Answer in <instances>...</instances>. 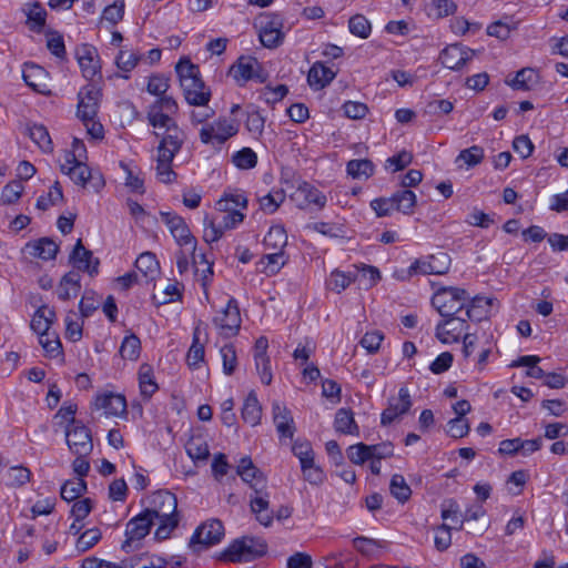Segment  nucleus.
Masks as SVG:
<instances>
[{
    "label": "nucleus",
    "instance_id": "58836bf2",
    "mask_svg": "<svg viewBox=\"0 0 568 568\" xmlns=\"http://www.w3.org/2000/svg\"><path fill=\"white\" fill-rule=\"evenodd\" d=\"M287 244V235L283 226H272L264 237V246L266 250L284 252Z\"/></svg>",
    "mask_w": 568,
    "mask_h": 568
},
{
    "label": "nucleus",
    "instance_id": "b1692460",
    "mask_svg": "<svg viewBox=\"0 0 568 568\" xmlns=\"http://www.w3.org/2000/svg\"><path fill=\"white\" fill-rule=\"evenodd\" d=\"M77 118L83 123L87 133L94 140L104 138V129L97 119V109H77Z\"/></svg>",
    "mask_w": 568,
    "mask_h": 568
},
{
    "label": "nucleus",
    "instance_id": "2f4dec72",
    "mask_svg": "<svg viewBox=\"0 0 568 568\" xmlns=\"http://www.w3.org/2000/svg\"><path fill=\"white\" fill-rule=\"evenodd\" d=\"M216 210L221 213L242 212L247 206V199L244 193H225L216 204Z\"/></svg>",
    "mask_w": 568,
    "mask_h": 568
},
{
    "label": "nucleus",
    "instance_id": "774afa93",
    "mask_svg": "<svg viewBox=\"0 0 568 568\" xmlns=\"http://www.w3.org/2000/svg\"><path fill=\"white\" fill-rule=\"evenodd\" d=\"M169 79L162 74H152L149 78L146 90L150 94L160 97L169 89Z\"/></svg>",
    "mask_w": 568,
    "mask_h": 568
},
{
    "label": "nucleus",
    "instance_id": "9d476101",
    "mask_svg": "<svg viewBox=\"0 0 568 568\" xmlns=\"http://www.w3.org/2000/svg\"><path fill=\"white\" fill-rule=\"evenodd\" d=\"M65 440L69 449L77 456H89L93 449L90 429L83 424L65 427Z\"/></svg>",
    "mask_w": 568,
    "mask_h": 568
},
{
    "label": "nucleus",
    "instance_id": "5fc2aeb1",
    "mask_svg": "<svg viewBox=\"0 0 568 568\" xmlns=\"http://www.w3.org/2000/svg\"><path fill=\"white\" fill-rule=\"evenodd\" d=\"M186 359L191 367H197L204 359V345L200 343L199 328H195L193 333V343L187 352Z\"/></svg>",
    "mask_w": 568,
    "mask_h": 568
},
{
    "label": "nucleus",
    "instance_id": "f257e3e1",
    "mask_svg": "<svg viewBox=\"0 0 568 568\" xmlns=\"http://www.w3.org/2000/svg\"><path fill=\"white\" fill-rule=\"evenodd\" d=\"M144 513L158 524L154 537L156 540H164L179 525L178 500L174 494L166 490H159L153 494L151 507Z\"/></svg>",
    "mask_w": 568,
    "mask_h": 568
},
{
    "label": "nucleus",
    "instance_id": "bb28decb",
    "mask_svg": "<svg viewBox=\"0 0 568 568\" xmlns=\"http://www.w3.org/2000/svg\"><path fill=\"white\" fill-rule=\"evenodd\" d=\"M81 276L78 272L70 271L60 280L57 294L61 301H68L77 296L81 290Z\"/></svg>",
    "mask_w": 568,
    "mask_h": 568
},
{
    "label": "nucleus",
    "instance_id": "1a4fd4ad",
    "mask_svg": "<svg viewBox=\"0 0 568 568\" xmlns=\"http://www.w3.org/2000/svg\"><path fill=\"white\" fill-rule=\"evenodd\" d=\"M63 174L68 175L75 184L85 186L91 184L94 191L104 186V180L100 173H93L85 162H71L60 165Z\"/></svg>",
    "mask_w": 568,
    "mask_h": 568
},
{
    "label": "nucleus",
    "instance_id": "5701e85b",
    "mask_svg": "<svg viewBox=\"0 0 568 568\" xmlns=\"http://www.w3.org/2000/svg\"><path fill=\"white\" fill-rule=\"evenodd\" d=\"M23 133L28 134L42 152L51 153L53 151L51 136L43 124L27 122L24 124Z\"/></svg>",
    "mask_w": 568,
    "mask_h": 568
},
{
    "label": "nucleus",
    "instance_id": "603ef678",
    "mask_svg": "<svg viewBox=\"0 0 568 568\" xmlns=\"http://www.w3.org/2000/svg\"><path fill=\"white\" fill-rule=\"evenodd\" d=\"M287 92L288 89L285 84H277L275 87L266 85L262 89L260 98L267 104H275L282 101Z\"/></svg>",
    "mask_w": 568,
    "mask_h": 568
},
{
    "label": "nucleus",
    "instance_id": "6e6d98bb",
    "mask_svg": "<svg viewBox=\"0 0 568 568\" xmlns=\"http://www.w3.org/2000/svg\"><path fill=\"white\" fill-rule=\"evenodd\" d=\"M124 0H114V2L104 8L102 12V20L108 21L112 26L119 23L124 16Z\"/></svg>",
    "mask_w": 568,
    "mask_h": 568
},
{
    "label": "nucleus",
    "instance_id": "a18cd8bd",
    "mask_svg": "<svg viewBox=\"0 0 568 568\" xmlns=\"http://www.w3.org/2000/svg\"><path fill=\"white\" fill-rule=\"evenodd\" d=\"M185 449L193 460H206L210 456L209 445L201 437H192L186 443Z\"/></svg>",
    "mask_w": 568,
    "mask_h": 568
},
{
    "label": "nucleus",
    "instance_id": "a19ab883",
    "mask_svg": "<svg viewBox=\"0 0 568 568\" xmlns=\"http://www.w3.org/2000/svg\"><path fill=\"white\" fill-rule=\"evenodd\" d=\"M101 97V89L94 83H89L79 91L77 106H97L100 103Z\"/></svg>",
    "mask_w": 568,
    "mask_h": 568
},
{
    "label": "nucleus",
    "instance_id": "4be33fe9",
    "mask_svg": "<svg viewBox=\"0 0 568 568\" xmlns=\"http://www.w3.org/2000/svg\"><path fill=\"white\" fill-rule=\"evenodd\" d=\"M94 405L98 409H103L108 416H120L126 410L125 397L111 392L98 395Z\"/></svg>",
    "mask_w": 568,
    "mask_h": 568
},
{
    "label": "nucleus",
    "instance_id": "e2e57ef3",
    "mask_svg": "<svg viewBox=\"0 0 568 568\" xmlns=\"http://www.w3.org/2000/svg\"><path fill=\"white\" fill-rule=\"evenodd\" d=\"M413 161V154L406 150L398 152L397 154L388 158L385 162L386 169H392L393 172L404 170Z\"/></svg>",
    "mask_w": 568,
    "mask_h": 568
},
{
    "label": "nucleus",
    "instance_id": "f8f14e48",
    "mask_svg": "<svg viewBox=\"0 0 568 568\" xmlns=\"http://www.w3.org/2000/svg\"><path fill=\"white\" fill-rule=\"evenodd\" d=\"M436 326V337L443 344H452L459 341L463 332L468 329L466 316H446Z\"/></svg>",
    "mask_w": 568,
    "mask_h": 568
},
{
    "label": "nucleus",
    "instance_id": "c03bdc74",
    "mask_svg": "<svg viewBox=\"0 0 568 568\" xmlns=\"http://www.w3.org/2000/svg\"><path fill=\"white\" fill-rule=\"evenodd\" d=\"M87 491V483L82 478L74 480H67L60 490L61 498L67 501H72L79 498Z\"/></svg>",
    "mask_w": 568,
    "mask_h": 568
},
{
    "label": "nucleus",
    "instance_id": "09e8293b",
    "mask_svg": "<svg viewBox=\"0 0 568 568\" xmlns=\"http://www.w3.org/2000/svg\"><path fill=\"white\" fill-rule=\"evenodd\" d=\"M7 485L11 487H21L30 481L31 471L24 466H12L7 471Z\"/></svg>",
    "mask_w": 568,
    "mask_h": 568
},
{
    "label": "nucleus",
    "instance_id": "423d86ee",
    "mask_svg": "<svg viewBox=\"0 0 568 568\" xmlns=\"http://www.w3.org/2000/svg\"><path fill=\"white\" fill-rule=\"evenodd\" d=\"M224 537V526L219 519H211L200 525L192 535L189 547L200 552L219 544Z\"/></svg>",
    "mask_w": 568,
    "mask_h": 568
},
{
    "label": "nucleus",
    "instance_id": "c9c22d12",
    "mask_svg": "<svg viewBox=\"0 0 568 568\" xmlns=\"http://www.w3.org/2000/svg\"><path fill=\"white\" fill-rule=\"evenodd\" d=\"M335 430L342 434H358V427L355 423L354 415L351 409L341 408L337 410L334 420Z\"/></svg>",
    "mask_w": 568,
    "mask_h": 568
},
{
    "label": "nucleus",
    "instance_id": "473e14b6",
    "mask_svg": "<svg viewBox=\"0 0 568 568\" xmlns=\"http://www.w3.org/2000/svg\"><path fill=\"white\" fill-rule=\"evenodd\" d=\"M139 386L141 395L144 398H151L152 395L159 389L154 379L153 368L151 365L144 363L139 368Z\"/></svg>",
    "mask_w": 568,
    "mask_h": 568
},
{
    "label": "nucleus",
    "instance_id": "f3484780",
    "mask_svg": "<svg viewBox=\"0 0 568 568\" xmlns=\"http://www.w3.org/2000/svg\"><path fill=\"white\" fill-rule=\"evenodd\" d=\"M412 407L410 395L405 387L399 388L398 397L390 398L388 406L381 415V424L383 426L390 425L397 417L405 415Z\"/></svg>",
    "mask_w": 568,
    "mask_h": 568
},
{
    "label": "nucleus",
    "instance_id": "ddd939ff",
    "mask_svg": "<svg viewBox=\"0 0 568 568\" xmlns=\"http://www.w3.org/2000/svg\"><path fill=\"white\" fill-rule=\"evenodd\" d=\"M475 54V50L460 43H454L440 52L439 59L445 68L458 71L473 61Z\"/></svg>",
    "mask_w": 568,
    "mask_h": 568
},
{
    "label": "nucleus",
    "instance_id": "4c0bfd02",
    "mask_svg": "<svg viewBox=\"0 0 568 568\" xmlns=\"http://www.w3.org/2000/svg\"><path fill=\"white\" fill-rule=\"evenodd\" d=\"M374 164L368 159L351 160L346 164V172L353 179H368L374 174Z\"/></svg>",
    "mask_w": 568,
    "mask_h": 568
},
{
    "label": "nucleus",
    "instance_id": "4d7b16f0",
    "mask_svg": "<svg viewBox=\"0 0 568 568\" xmlns=\"http://www.w3.org/2000/svg\"><path fill=\"white\" fill-rule=\"evenodd\" d=\"M261 263H265L264 272L267 274H275L285 264L284 252L273 251L266 253Z\"/></svg>",
    "mask_w": 568,
    "mask_h": 568
},
{
    "label": "nucleus",
    "instance_id": "a211bd4d",
    "mask_svg": "<svg viewBox=\"0 0 568 568\" xmlns=\"http://www.w3.org/2000/svg\"><path fill=\"white\" fill-rule=\"evenodd\" d=\"M22 77L26 84L33 91L41 94L50 92L48 87L49 73L42 67L32 62H26L23 64Z\"/></svg>",
    "mask_w": 568,
    "mask_h": 568
},
{
    "label": "nucleus",
    "instance_id": "cd10ccee",
    "mask_svg": "<svg viewBox=\"0 0 568 568\" xmlns=\"http://www.w3.org/2000/svg\"><path fill=\"white\" fill-rule=\"evenodd\" d=\"M26 247L30 255L43 261L53 260L59 251L58 244L49 237H42L33 243H28Z\"/></svg>",
    "mask_w": 568,
    "mask_h": 568
},
{
    "label": "nucleus",
    "instance_id": "69168bd1",
    "mask_svg": "<svg viewBox=\"0 0 568 568\" xmlns=\"http://www.w3.org/2000/svg\"><path fill=\"white\" fill-rule=\"evenodd\" d=\"M430 270L435 275H442L447 273L450 266V256L445 252H438L429 255Z\"/></svg>",
    "mask_w": 568,
    "mask_h": 568
},
{
    "label": "nucleus",
    "instance_id": "a878e982",
    "mask_svg": "<svg viewBox=\"0 0 568 568\" xmlns=\"http://www.w3.org/2000/svg\"><path fill=\"white\" fill-rule=\"evenodd\" d=\"M273 419L280 436L293 437L294 422L291 412L285 406H282L278 403L273 405Z\"/></svg>",
    "mask_w": 568,
    "mask_h": 568
},
{
    "label": "nucleus",
    "instance_id": "052dcab7",
    "mask_svg": "<svg viewBox=\"0 0 568 568\" xmlns=\"http://www.w3.org/2000/svg\"><path fill=\"white\" fill-rule=\"evenodd\" d=\"M161 145L171 148L173 152H179L183 144V132L179 129L178 124L166 130V134L163 135Z\"/></svg>",
    "mask_w": 568,
    "mask_h": 568
},
{
    "label": "nucleus",
    "instance_id": "37998d69",
    "mask_svg": "<svg viewBox=\"0 0 568 568\" xmlns=\"http://www.w3.org/2000/svg\"><path fill=\"white\" fill-rule=\"evenodd\" d=\"M232 163L239 170H251L257 164V154L251 148H243L232 155Z\"/></svg>",
    "mask_w": 568,
    "mask_h": 568
},
{
    "label": "nucleus",
    "instance_id": "c85d7f7f",
    "mask_svg": "<svg viewBox=\"0 0 568 568\" xmlns=\"http://www.w3.org/2000/svg\"><path fill=\"white\" fill-rule=\"evenodd\" d=\"M255 65H257L256 59L242 57L230 68L229 75L232 77L236 83L243 84L253 79Z\"/></svg>",
    "mask_w": 568,
    "mask_h": 568
},
{
    "label": "nucleus",
    "instance_id": "3c124183",
    "mask_svg": "<svg viewBox=\"0 0 568 568\" xmlns=\"http://www.w3.org/2000/svg\"><path fill=\"white\" fill-rule=\"evenodd\" d=\"M348 29L352 34L366 39L371 34L372 26L364 16L355 14L348 21Z\"/></svg>",
    "mask_w": 568,
    "mask_h": 568
},
{
    "label": "nucleus",
    "instance_id": "0e129e2a",
    "mask_svg": "<svg viewBox=\"0 0 568 568\" xmlns=\"http://www.w3.org/2000/svg\"><path fill=\"white\" fill-rule=\"evenodd\" d=\"M221 357L223 362V372L226 375H232L236 368V352L232 344L224 345L221 349Z\"/></svg>",
    "mask_w": 568,
    "mask_h": 568
},
{
    "label": "nucleus",
    "instance_id": "412c9836",
    "mask_svg": "<svg viewBox=\"0 0 568 568\" xmlns=\"http://www.w3.org/2000/svg\"><path fill=\"white\" fill-rule=\"evenodd\" d=\"M495 302L496 300L493 297H469V301L465 306L464 315L468 321L480 322L489 316L490 308Z\"/></svg>",
    "mask_w": 568,
    "mask_h": 568
},
{
    "label": "nucleus",
    "instance_id": "4468645a",
    "mask_svg": "<svg viewBox=\"0 0 568 568\" xmlns=\"http://www.w3.org/2000/svg\"><path fill=\"white\" fill-rule=\"evenodd\" d=\"M283 21L277 14L265 16L260 21V41L266 48L278 47L283 39Z\"/></svg>",
    "mask_w": 568,
    "mask_h": 568
},
{
    "label": "nucleus",
    "instance_id": "6ab92c4d",
    "mask_svg": "<svg viewBox=\"0 0 568 568\" xmlns=\"http://www.w3.org/2000/svg\"><path fill=\"white\" fill-rule=\"evenodd\" d=\"M69 258L74 267L88 272L91 276L99 272V260L93 258L92 252L83 246L81 239L77 241Z\"/></svg>",
    "mask_w": 568,
    "mask_h": 568
},
{
    "label": "nucleus",
    "instance_id": "39448f33",
    "mask_svg": "<svg viewBox=\"0 0 568 568\" xmlns=\"http://www.w3.org/2000/svg\"><path fill=\"white\" fill-rule=\"evenodd\" d=\"M154 523L144 511L131 518L125 527V539L121 549L126 552H133L141 548V541L149 535Z\"/></svg>",
    "mask_w": 568,
    "mask_h": 568
},
{
    "label": "nucleus",
    "instance_id": "c756f323",
    "mask_svg": "<svg viewBox=\"0 0 568 568\" xmlns=\"http://www.w3.org/2000/svg\"><path fill=\"white\" fill-rule=\"evenodd\" d=\"M22 11L27 16V24L29 29L34 32H41L47 18V11L42 4L38 1L28 3Z\"/></svg>",
    "mask_w": 568,
    "mask_h": 568
},
{
    "label": "nucleus",
    "instance_id": "864d4df0",
    "mask_svg": "<svg viewBox=\"0 0 568 568\" xmlns=\"http://www.w3.org/2000/svg\"><path fill=\"white\" fill-rule=\"evenodd\" d=\"M140 60L141 55L139 53L129 50H120L115 63L119 70L129 73L138 65Z\"/></svg>",
    "mask_w": 568,
    "mask_h": 568
},
{
    "label": "nucleus",
    "instance_id": "6e6552de",
    "mask_svg": "<svg viewBox=\"0 0 568 568\" xmlns=\"http://www.w3.org/2000/svg\"><path fill=\"white\" fill-rule=\"evenodd\" d=\"M253 494L250 496V506L255 514L257 521L268 527L273 523L274 513L268 509V493L266 491V479H258L252 485Z\"/></svg>",
    "mask_w": 568,
    "mask_h": 568
},
{
    "label": "nucleus",
    "instance_id": "2eb2a0df",
    "mask_svg": "<svg viewBox=\"0 0 568 568\" xmlns=\"http://www.w3.org/2000/svg\"><path fill=\"white\" fill-rule=\"evenodd\" d=\"M161 217L179 245H191L192 250H195V237L182 216L172 212H161Z\"/></svg>",
    "mask_w": 568,
    "mask_h": 568
},
{
    "label": "nucleus",
    "instance_id": "680f3d73",
    "mask_svg": "<svg viewBox=\"0 0 568 568\" xmlns=\"http://www.w3.org/2000/svg\"><path fill=\"white\" fill-rule=\"evenodd\" d=\"M148 120L153 128L165 129V131L176 125V122L170 115L161 112V109L156 111L152 109L148 113Z\"/></svg>",
    "mask_w": 568,
    "mask_h": 568
},
{
    "label": "nucleus",
    "instance_id": "f704fd0d",
    "mask_svg": "<svg viewBox=\"0 0 568 568\" xmlns=\"http://www.w3.org/2000/svg\"><path fill=\"white\" fill-rule=\"evenodd\" d=\"M236 474L242 478L243 481L250 484L257 483L258 479H265L262 471L253 464L251 457L245 456L240 459L236 467Z\"/></svg>",
    "mask_w": 568,
    "mask_h": 568
},
{
    "label": "nucleus",
    "instance_id": "de8ad7c7",
    "mask_svg": "<svg viewBox=\"0 0 568 568\" xmlns=\"http://www.w3.org/2000/svg\"><path fill=\"white\" fill-rule=\"evenodd\" d=\"M285 200V192L282 189L273 190L260 197L261 209L266 213H274Z\"/></svg>",
    "mask_w": 568,
    "mask_h": 568
},
{
    "label": "nucleus",
    "instance_id": "0eeeda50",
    "mask_svg": "<svg viewBox=\"0 0 568 568\" xmlns=\"http://www.w3.org/2000/svg\"><path fill=\"white\" fill-rule=\"evenodd\" d=\"M239 131V124L232 119H219L213 123L204 124L200 130V139L202 143L223 144L230 138L234 136Z\"/></svg>",
    "mask_w": 568,
    "mask_h": 568
},
{
    "label": "nucleus",
    "instance_id": "72a5a7b5",
    "mask_svg": "<svg viewBox=\"0 0 568 568\" xmlns=\"http://www.w3.org/2000/svg\"><path fill=\"white\" fill-rule=\"evenodd\" d=\"M262 407L254 392H251L244 400L242 407V418L251 426L260 424Z\"/></svg>",
    "mask_w": 568,
    "mask_h": 568
},
{
    "label": "nucleus",
    "instance_id": "e433bc0d",
    "mask_svg": "<svg viewBox=\"0 0 568 568\" xmlns=\"http://www.w3.org/2000/svg\"><path fill=\"white\" fill-rule=\"evenodd\" d=\"M395 209L403 214L410 215L414 213L416 205V194L409 189H400L393 195Z\"/></svg>",
    "mask_w": 568,
    "mask_h": 568
},
{
    "label": "nucleus",
    "instance_id": "13d9d810",
    "mask_svg": "<svg viewBox=\"0 0 568 568\" xmlns=\"http://www.w3.org/2000/svg\"><path fill=\"white\" fill-rule=\"evenodd\" d=\"M22 192V183L20 181H12L2 189L0 202L2 204H13L20 199Z\"/></svg>",
    "mask_w": 568,
    "mask_h": 568
},
{
    "label": "nucleus",
    "instance_id": "aec40b11",
    "mask_svg": "<svg viewBox=\"0 0 568 568\" xmlns=\"http://www.w3.org/2000/svg\"><path fill=\"white\" fill-rule=\"evenodd\" d=\"M77 55L84 78L93 80L95 75L100 74L101 67L99 64V55L94 47L84 44L78 51Z\"/></svg>",
    "mask_w": 568,
    "mask_h": 568
},
{
    "label": "nucleus",
    "instance_id": "bf43d9fd",
    "mask_svg": "<svg viewBox=\"0 0 568 568\" xmlns=\"http://www.w3.org/2000/svg\"><path fill=\"white\" fill-rule=\"evenodd\" d=\"M347 457L353 464L363 465L372 458L371 449L368 448V445L363 443L351 445L347 448Z\"/></svg>",
    "mask_w": 568,
    "mask_h": 568
},
{
    "label": "nucleus",
    "instance_id": "dca6fc26",
    "mask_svg": "<svg viewBox=\"0 0 568 568\" xmlns=\"http://www.w3.org/2000/svg\"><path fill=\"white\" fill-rule=\"evenodd\" d=\"M291 199L302 210L310 209L312 205L322 210L327 201L324 193L307 182H302L291 194Z\"/></svg>",
    "mask_w": 568,
    "mask_h": 568
},
{
    "label": "nucleus",
    "instance_id": "7ed1b4c3",
    "mask_svg": "<svg viewBox=\"0 0 568 568\" xmlns=\"http://www.w3.org/2000/svg\"><path fill=\"white\" fill-rule=\"evenodd\" d=\"M267 551L265 540L256 537L244 536L235 539L222 554L221 559L230 562H250Z\"/></svg>",
    "mask_w": 568,
    "mask_h": 568
},
{
    "label": "nucleus",
    "instance_id": "79ce46f5",
    "mask_svg": "<svg viewBox=\"0 0 568 568\" xmlns=\"http://www.w3.org/2000/svg\"><path fill=\"white\" fill-rule=\"evenodd\" d=\"M141 353V341L135 334L126 335L120 346V355L124 359L136 361Z\"/></svg>",
    "mask_w": 568,
    "mask_h": 568
},
{
    "label": "nucleus",
    "instance_id": "8fccbe9b",
    "mask_svg": "<svg viewBox=\"0 0 568 568\" xmlns=\"http://www.w3.org/2000/svg\"><path fill=\"white\" fill-rule=\"evenodd\" d=\"M102 538V532L99 528H90L80 535L77 540L75 547L80 552H85L95 546Z\"/></svg>",
    "mask_w": 568,
    "mask_h": 568
},
{
    "label": "nucleus",
    "instance_id": "20e7f679",
    "mask_svg": "<svg viewBox=\"0 0 568 568\" xmlns=\"http://www.w3.org/2000/svg\"><path fill=\"white\" fill-rule=\"evenodd\" d=\"M469 294L466 290L455 286L440 287L432 298V305L443 316H453L463 312Z\"/></svg>",
    "mask_w": 568,
    "mask_h": 568
},
{
    "label": "nucleus",
    "instance_id": "ea45409f",
    "mask_svg": "<svg viewBox=\"0 0 568 568\" xmlns=\"http://www.w3.org/2000/svg\"><path fill=\"white\" fill-rule=\"evenodd\" d=\"M135 267L146 278L153 280L159 272V262L155 257V254L151 252H144L140 254L135 261Z\"/></svg>",
    "mask_w": 568,
    "mask_h": 568
},
{
    "label": "nucleus",
    "instance_id": "393cba45",
    "mask_svg": "<svg viewBox=\"0 0 568 568\" xmlns=\"http://www.w3.org/2000/svg\"><path fill=\"white\" fill-rule=\"evenodd\" d=\"M506 83L514 90L529 91L539 83V73L531 68L519 70L513 79H506Z\"/></svg>",
    "mask_w": 568,
    "mask_h": 568
},
{
    "label": "nucleus",
    "instance_id": "49530a36",
    "mask_svg": "<svg viewBox=\"0 0 568 568\" xmlns=\"http://www.w3.org/2000/svg\"><path fill=\"white\" fill-rule=\"evenodd\" d=\"M390 494L399 501L405 503L412 495V489L407 485L403 475H393L389 484Z\"/></svg>",
    "mask_w": 568,
    "mask_h": 568
},
{
    "label": "nucleus",
    "instance_id": "f03ea898",
    "mask_svg": "<svg viewBox=\"0 0 568 568\" xmlns=\"http://www.w3.org/2000/svg\"><path fill=\"white\" fill-rule=\"evenodd\" d=\"M175 72L185 101L193 106H206L211 90L202 80L199 65L194 64L190 58L182 57L175 65Z\"/></svg>",
    "mask_w": 568,
    "mask_h": 568
},
{
    "label": "nucleus",
    "instance_id": "7c9ffc66",
    "mask_svg": "<svg viewBox=\"0 0 568 568\" xmlns=\"http://www.w3.org/2000/svg\"><path fill=\"white\" fill-rule=\"evenodd\" d=\"M335 78V72L322 62H315L308 71L307 81L311 87L322 89Z\"/></svg>",
    "mask_w": 568,
    "mask_h": 568
},
{
    "label": "nucleus",
    "instance_id": "338daca9",
    "mask_svg": "<svg viewBox=\"0 0 568 568\" xmlns=\"http://www.w3.org/2000/svg\"><path fill=\"white\" fill-rule=\"evenodd\" d=\"M99 307V302L95 298V293L91 290H87L79 303V310L82 317H89Z\"/></svg>",
    "mask_w": 568,
    "mask_h": 568
},
{
    "label": "nucleus",
    "instance_id": "9b49d317",
    "mask_svg": "<svg viewBox=\"0 0 568 568\" xmlns=\"http://www.w3.org/2000/svg\"><path fill=\"white\" fill-rule=\"evenodd\" d=\"M241 314L237 302L231 297L222 313L214 317L213 323L224 337L235 336L241 327Z\"/></svg>",
    "mask_w": 568,
    "mask_h": 568
}]
</instances>
